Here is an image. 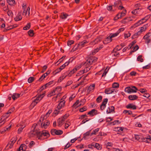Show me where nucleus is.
I'll use <instances>...</instances> for the list:
<instances>
[{"mask_svg": "<svg viewBox=\"0 0 151 151\" xmlns=\"http://www.w3.org/2000/svg\"><path fill=\"white\" fill-rule=\"evenodd\" d=\"M97 60V58L95 57H93L89 58L86 60V62H83L82 64L83 65H89L92 64L93 63L96 62Z\"/></svg>", "mask_w": 151, "mask_h": 151, "instance_id": "nucleus-1", "label": "nucleus"}, {"mask_svg": "<svg viewBox=\"0 0 151 151\" xmlns=\"http://www.w3.org/2000/svg\"><path fill=\"white\" fill-rule=\"evenodd\" d=\"M50 124V121L45 119H44L43 121L42 122H40L39 121L38 122V124H41V126L42 128H44L45 129L47 128L49 125Z\"/></svg>", "mask_w": 151, "mask_h": 151, "instance_id": "nucleus-2", "label": "nucleus"}, {"mask_svg": "<svg viewBox=\"0 0 151 151\" xmlns=\"http://www.w3.org/2000/svg\"><path fill=\"white\" fill-rule=\"evenodd\" d=\"M50 132L52 134L54 135L55 134L58 135H60L63 134V131L60 130H57L56 129H52L51 130Z\"/></svg>", "mask_w": 151, "mask_h": 151, "instance_id": "nucleus-3", "label": "nucleus"}, {"mask_svg": "<svg viewBox=\"0 0 151 151\" xmlns=\"http://www.w3.org/2000/svg\"><path fill=\"white\" fill-rule=\"evenodd\" d=\"M35 127L34 129L32 130L30 132V134L33 135L34 136H40V132L35 129Z\"/></svg>", "mask_w": 151, "mask_h": 151, "instance_id": "nucleus-4", "label": "nucleus"}, {"mask_svg": "<svg viewBox=\"0 0 151 151\" xmlns=\"http://www.w3.org/2000/svg\"><path fill=\"white\" fill-rule=\"evenodd\" d=\"M114 92H116V91L115 90V89L112 88H107L105 89V92L107 94L111 93Z\"/></svg>", "mask_w": 151, "mask_h": 151, "instance_id": "nucleus-5", "label": "nucleus"}, {"mask_svg": "<svg viewBox=\"0 0 151 151\" xmlns=\"http://www.w3.org/2000/svg\"><path fill=\"white\" fill-rule=\"evenodd\" d=\"M150 15H148L146 16L144 18H142L141 20L139 21L138 22L135 23L134 25L135 26V27H137L138 25H139L140 24H141V23H143L142 22V20H145V21L147 20L150 17Z\"/></svg>", "mask_w": 151, "mask_h": 151, "instance_id": "nucleus-6", "label": "nucleus"}, {"mask_svg": "<svg viewBox=\"0 0 151 151\" xmlns=\"http://www.w3.org/2000/svg\"><path fill=\"white\" fill-rule=\"evenodd\" d=\"M81 67V65H80L78 66H76L72 70L70 71L68 75L70 76L72 74L74 73L78 70Z\"/></svg>", "mask_w": 151, "mask_h": 151, "instance_id": "nucleus-7", "label": "nucleus"}, {"mask_svg": "<svg viewBox=\"0 0 151 151\" xmlns=\"http://www.w3.org/2000/svg\"><path fill=\"white\" fill-rule=\"evenodd\" d=\"M50 136V134L49 132L47 131L46 130H44L42 131V133L40 132V137H42L43 136H46L49 137Z\"/></svg>", "mask_w": 151, "mask_h": 151, "instance_id": "nucleus-8", "label": "nucleus"}, {"mask_svg": "<svg viewBox=\"0 0 151 151\" xmlns=\"http://www.w3.org/2000/svg\"><path fill=\"white\" fill-rule=\"evenodd\" d=\"M65 119V118L61 117L58 120V124L59 126H61L63 124Z\"/></svg>", "mask_w": 151, "mask_h": 151, "instance_id": "nucleus-9", "label": "nucleus"}, {"mask_svg": "<svg viewBox=\"0 0 151 151\" xmlns=\"http://www.w3.org/2000/svg\"><path fill=\"white\" fill-rule=\"evenodd\" d=\"M98 114L97 111L95 109H93L88 113V114H89L92 116H93Z\"/></svg>", "mask_w": 151, "mask_h": 151, "instance_id": "nucleus-10", "label": "nucleus"}, {"mask_svg": "<svg viewBox=\"0 0 151 151\" xmlns=\"http://www.w3.org/2000/svg\"><path fill=\"white\" fill-rule=\"evenodd\" d=\"M110 36L105 38L104 40L103 41V43L104 44H106L111 42L112 40L111 38H110Z\"/></svg>", "mask_w": 151, "mask_h": 151, "instance_id": "nucleus-11", "label": "nucleus"}, {"mask_svg": "<svg viewBox=\"0 0 151 151\" xmlns=\"http://www.w3.org/2000/svg\"><path fill=\"white\" fill-rule=\"evenodd\" d=\"M95 84H93L90 85L88 88L87 92L89 93L91 91L93 90L95 86Z\"/></svg>", "mask_w": 151, "mask_h": 151, "instance_id": "nucleus-12", "label": "nucleus"}, {"mask_svg": "<svg viewBox=\"0 0 151 151\" xmlns=\"http://www.w3.org/2000/svg\"><path fill=\"white\" fill-rule=\"evenodd\" d=\"M101 40L99 38H97L95 39L93 41L91 42L90 44L91 45H94L98 43L99 42L101 41Z\"/></svg>", "mask_w": 151, "mask_h": 151, "instance_id": "nucleus-13", "label": "nucleus"}, {"mask_svg": "<svg viewBox=\"0 0 151 151\" xmlns=\"http://www.w3.org/2000/svg\"><path fill=\"white\" fill-rule=\"evenodd\" d=\"M134 137L135 139L139 141V142H142L143 137L142 136L135 134Z\"/></svg>", "mask_w": 151, "mask_h": 151, "instance_id": "nucleus-14", "label": "nucleus"}, {"mask_svg": "<svg viewBox=\"0 0 151 151\" xmlns=\"http://www.w3.org/2000/svg\"><path fill=\"white\" fill-rule=\"evenodd\" d=\"M122 4L121 1L120 0H118L114 3V4L113 5V6L114 7H118V6L122 5Z\"/></svg>", "mask_w": 151, "mask_h": 151, "instance_id": "nucleus-15", "label": "nucleus"}, {"mask_svg": "<svg viewBox=\"0 0 151 151\" xmlns=\"http://www.w3.org/2000/svg\"><path fill=\"white\" fill-rule=\"evenodd\" d=\"M114 107L113 106H111L108 108L106 112L107 114L110 113L114 111Z\"/></svg>", "mask_w": 151, "mask_h": 151, "instance_id": "nucleus-16", "label": "nucleus"}, {"mask_svg": "<svg viewBox=\"0 0 151 151\" xmlns=\"http://www.w3.org/2000/svg\"><path fill=\"white\" fill-rule=\"evenodd\" d=\"M49 115L48 114H47V113L45 116H42L40 119V122H41L43 121L44 119H46L49 116Z\"/></svg>", "mask_w": 151, "mask_h": 151, "instance_id": "nucleus-17", "label": "nucleus"}, {"mask_svg": "<svg viewBox=\"0 0 151 151\" xmlns=\"http://www.w3.org/2000/svg\"><path fill=\"white\" fill-rule=\"evenodd\" d=\"M128 98L129 100H133L137 99L138 97L136 95H130L129 96Z\"/></svg>", "mask_w": 151, "mask_h": 151, "instance_id": "nucleus-18", "label": "nucleus"}, {"mask_svg": "<svg viewBox=\"0 0 151 151\" xmlns=\"http://www.w3.org/2000/svg\"><path fill=\"white\" fill-rule=\"evenodd\" d=\"M126 107L127 108H130L133 109H135L137 108L136 106L135 105L131 104H129L127 105Z\"/></svg>", "mask_w": 151, "mask_h": 151, "instance_id": "nucleus-19", "label": "nucleus"}, {"mask_svg": "<svg viewBox=\"0 0 151 151\" xmlns=\"http://www.w3.org/2000/svg\"><path fill=\"white\" fill-rule=\"evenodd\" d=\"M9 116V115H7L6 113L3 114L1 116V118L2 119L3 121H4L3 124H4L6 122V119H7Z\"/></svg>", "mask_w": 151, "mask_h": 151, "instance_id": "nucleus-20", "label": "nucleus"}, {"mask_svg": "<svg viewBox=\"0 0 151 151\" xmlns=\"http://www.w3.org/2000/svg\"><path fill=\"white\" fill-rule=\"evenodd\" d=\"M26 147V146L25 144H22L21 145L18 150L17 151H26L25 150H24V148H25Z\"/></svg>", "mask_w": 151, "mask_h": 151, "instance_id": "nucleus-21", "label": "nucleus"}, {"mask_svg": "<svg viewBox=\"0 0 151 151\" xmlns=\"http://www.w3.org/2000/svg\"><path fill=\"white\" fill-rule=\"evenodd\" d=\"M87 43V41L86 40H84L80 42L78 45L79 46V47H81V49L84 46V45Z\"/></svg>", "mask_w": 151, "mask_h": 151, "instance_id": "nucleus-22", "label": "nucleus"}, {"mask_svg": "<svg viewBox=\"0 0 151 151\" xmlns=\"http://www.w3.org/2000/svg\"><path fill=\"white\" fill-rule=\"evenodd\" d=\"M68 16V15L66 13H62L61 14L60 17L62 19H65Z\"/></svg>", "mask_w": 151, "mask_h": 151, "instance_id": "nucleus-23", "label": "nucleus"}, {"mask_svg": "<svg viewBox=\"0 0 151 151\" xmlns=\"http://www.w3.org/2000/svg\"><path fill=\"white\" fill-rule=\"evenodd\" d=\"M81 49V47L78 44H76L72 49V51H74L78 49Z\"/></svg>", "mask_w": 151, "mask_h": 151, "instance_id": "nucleus-24", "label": "nucleus"}, {"mask_svg": "<svg viewBox=\"0 0 151 151\" xmlns=\"http://www.w3.org/2000/svg\"><path fill=\"white\" fill-rule=\"evenodd\" d=\"M30 8L29 7H28L27 8V10H26L25 9L24 10L23 12L22 13V14L23 15H26L27 13V12H28V15H29L30 14Z\"/></svg>", "mask_w": 151, "mask_h": 151, "instance_id": "nucleus-25", "label": "nucleus"}, {"mask_svg": "<svg viewBox=\"0 0 151 151\" xmlns=\"http://www.w3.org/2000/svg\"><path fill=\"white\" fill-rule=\"evenodd\" d=\"M20 94L18 93H14L12 96V98L14 100L19 97Z\"/></svg>", "mask_w": 151, "mask_h": 151, "instance_id": "nucleus-26", "label": "nucleus"}, {"mask_svg": "<svg viewBox=\"0 0 151 151\" xmlns=\"http://www.w3.org/2000/svg\"><path fill=\"white\" fill-rule=\"evenodd\" d=\"M70 61H68L65 63L62 66H60V68L61 70L63 69L66 66L68 65L69 64Z\"/></svg>", "mask_w": 151, "mask_h": 151, "instance_id": "nucleus-27", "label": "nucleus"}, {"mask_svg": "<svg viewBox=\"0 0 151 151\" xmlns=\"http://www.w3.org/2000/svg\"><path fill=\"white\" fill-rule=\"evenodd\" d=\"M94 144V147L96 148L98 150H100L101 149V147L100 145L97 143H93Z\"/></svg>", "mask_w": 151, "mask_h": 151, "instance_id": "nucleus-28", "label": "nucleus"}, {"mask_svg": "<svg viewBox=\"0 0 151 151\" xmlns=\"http://www.w3.org/2000/svg\"><path fill=\"white\" fill-rule=\"evenodd\" d=\"M7 3L9 5H13L15 4V1L14 0H6Z\"/></svg>", "mask_w": 151, "mask_h": 151, "instance_id": "nucleus-29", "label": "nucleus"}, {"mask_svg": "<svg viewBox=\"0 0 151 151\" xmlns=\"http://www.w3.org/2000/svg\"><path fill=\"white\" fill-rule=\"evenodd\" d=\"M151 36V33L148 32L143 37V39L144 40L147 39L149 37Z\"/></svg>", "mask_w": 151, "mask_h": 151, "instance_id": "nucleus-30", "label": "nucleus"}, {"mask_svg": "<svg viewBox=\"0 0 151 151\" xmlns=\"http://www.w3.org/2000/svg\"><path fill=\"white\" fill-rule=\"evenodd\" d=\"M31 27L30 23H28L25 27L23 28V29L24 30H27L29 29Z\"/></svg>", "mask_w": 151, "mask_h": 151, "instance_id": "nucleus-31", "label": "nucleus"}, {"mask_svg": "<svg viewBox=\"0 0 151 151\" xmlns=\"http://www.w3.org/2000/svg\"><path fill=\"white\" fill-rule=\"evenodd\" d=\"M139 48V47L137 45H136L135 47H133V50L131 51L129 54H131L132 52H134V51H136Z\"/></svg>", "mask_w": 151, "mask_h": 151, "instance_id": "nucleus-32", "label": "nucleus"}, {"mask_svg": "<svg viewBox=\"0 0 151 151\" xmlns=\"http://www.w3.org/2000/svg\"><path fill=\"white\" fill-rule=\"evenodd\" d=\"M105 145L106 147H112L113 146V144L111 142H106Z\"/></svg>", "mask_w": 151, "mask_h": 151, "instance_id": "nucleus-33", "label": "nucleus"}, {"mask_svg": "<svg viewBox=\"0 0 151 151\" xmlns=\"http://www.w3.org/2000/svg\"><path fill=\"white\" fill-rule=\"evenodd\" d=\"M18 16L17 17H16L14 18L15 20L17 21H19L21 19H22V17L20 15V13H19V14H18Z\"/></svg>", "mask_w": 151, "mask_h": 151, "instance_id": "nucleus-34", "label": "nucleus"}, {"mask_svg": "<svg viewBox=\"0 0 151 151\" xmlns=\"http://www.w3.org/2000/svg\"><path fill=\"white\" fill-rule=\"evenodd\" d=\"M126 9H125L123 12H121V13L119 14V15L120 18H122L126 14Z\"/></svg>", "mask_w": 151, "mask_h": 151, "instance_id": "nucleus-35", "label": "nucleus"}, {"mask_svg": "<svg viewBox=\"0 0 151 151\" xmlns=\"http://www.w3.org/2000/svg\"><path fill=\"white\" fill-rule=\"evenodd\" d=\"M14 110V107H13L10 109L8 112L6 113L7 115H9V114H11L12 112H13Z\"/></svg>", "mask_w": 151, "mask_h": 151, "instance_id": "nucleus-36", "label": "nucleus"}, {"mask_svg": "<svg viewBox=\"0 0 151 151\" xmlns=\"http://www.w3.org/2000/svg\"><path fill=\"white\" fill-rule=\"evenodd\" d=\"M119 34L117 32L116 33H114V34L111 33L109 35L110 36V38H111V39H112V38L117 36V35H118Z\"/></svg>", "mask_w": 151, "mask_h": 151, "instance_id": "nucleus-37", "label": "nucleus"}, {"mask_svg": "<svg viewBox=\"0 0 151 151\" xmlns=\"http://www.w3.org/2000/svg\"><path fill=\"white\" fill-rule=\"evenodd\" d=\"M112 55H113L115 57L118 56L119 55V52H117V51H113V50L112 52Z\"/></svg>", "mask_w": 151, "mask_h": 151, "instance_id": "nucleus-38", "label": "nucleus"}, {"mask_svg": "<svg viewBox=\"0 0 151 151\" xmlns=\"http://www.w3.org/2000/svg\"><path fill=\"white\" fill-rule=\"evenodd\" d=\"M28 34L30 36L32 37L33 36L34 33V31L32 30H30L28 32Z\"/></svg>", "mask_w": 151, "mask_h": 151, "instance_id": "nucleus-39", "label": "nucleus"}, {"mask_svg": "<svg viewBox=\"0 0 151 151\" xmlns=\"http://www.w3.org/2000/svg\"><path fill=\"white\" fill-rule=\"evenodd\" d=\"M142 56L141 55H139L137 58V60L138 61H140L142 62L143 61V59L142 58Z\"/></svg>", "mask_w": 151, "mask_h": 151, "instance_id": "nucleus-40", "label": "nucleus"}, {"mask_svg": "<svg viewBox=\"0 0 151 151\" xmlns=\"http://www.w3.org/2000/svg\"><path fill=\"white\" fill-rule=\"evenodd\" d=\"M119 84L117 83H114L112 84V88H117L119 87Z\"/></svg>", "mask_w": 151, "mask_h": 151, "instance_id": "nucleus-41", "label": "nucleus"}, {"mask_svg": "<svg viewBox=\"0 0 151 151\" xmlns=\"http://www.w3.org/2000/svg\"><path fill=\"white\" fill-rule=\"evenodd\" d=\"M34 80V78L33 77H30L28 80V82L29 83H32Z\"/></svg>", "mask_w": 151, "mask_h": 151, "instance_id": "nucleus-42", "label": "nucleus"}, {"mask_svg": "<svg viewBox=\"0 0 151 151\" xmlns=\"http://www.w3.org/2000/svg\"><path fill=\"white\" fill-rule=\"evenodd\" d=\"M131 88L129 87H126L125 89V91L127 93H131Z\"/></svg>", "mask_w": 151, "mask_h": 151, "instance_id": "nucleus-43", "label": "nucleus"}, {"mask_svg": "<svg viewBox=\"0 0 151 151\" xmlns=\"http://www.w3.org/2000/svg\"><path fill=\"white\" fill-rule=\"evenodd\" d=\"M57 90L56 89V88L55 89H54L53 91L52 92H51L50 94H49L47 95V96L49 97L53 96V95H54L53 93H55V92Z\"/></svg>", "mask_w": 151, "mask_h": 151, "instance_id": "nucleus-44", "label": "nucleus"}, {"mask_svg": "<svg viewBox=\"0 0 151 151\" xmlns=\"http://www.w3.org/2000/svg\"><path fill=\"white\" fill-rule=\"evenodd\" d=\"M65 100H63L59 104V105H60L61 106H62V107H63L65 105Z\"/></svg>", "mask_w": 151, "mask_h": 151, "instance_id": "nucleus-45", "label": "nucleus"}, {"mask_svg": "<svg viewBox=\"0 0 151 151\" xmlns=\"http://www.w3.org/2000/svg\"><path fill=\"white\" fill-rule=\"evenodd\" d=\"M67 76V75L64 76H61L58 79V82H60L64 79L65 77Z\"/></svg>", "mask_w": 151, "mask_h": 151, "instance_id": "nucleus-46", "label": "nucleus"}, {"mask_svg": "<svg viewBox=\"0 0 151 151\" xmlns=\"http://www.w3.org/2000/svg\"><path fill=\"white\" fill-rule=\"evenodd\" d=\"M17 139V137H13L11 139L10 142L14 143L16 141Z\"/></svg>", "mask_w": 151, "mask_h": 151, "instance_id": "nucleus-47", "label": "nucleus"}, {"mask_svg": "<svg viewBox=\"0 0 151 151\" xmlns=\"http://www.w3.org/2000/svg\"><path fill=\"white\" fill-rule=\"evenodd\" d=\"M113 5H110V6H106V9L107 10L109 11H111L112 10L113 8Z\"/></svg>", "mask_w": 151, "mask_h": 151, "instance_id": "nucleus-48", "label": "nucleus"}, {"mask_svg": "<svg viewBox=\"0 0 151 151\" xmlns=\"http://www.w3.org/2000/svg\"><path fill=\"white\" fill-rule=\"evenodd\" d=\"M85 70H81L79 71L77 74L76 76H79L82 74L85 73Z\"/></svg>", "mask_w": 151, "mask_h": 151, "instance_id": "nucleus-49", "label": "nucleus"}, {"mask_svg": "<svg viewBox=\"0 0 151 151\" xmlns=\"http://www.w3.org/2000/svg\"><path fill=\"white\" fill-rule=\"evenodd\" d=\"M86 109L87 108L86 106H84L83 107L80 109L79 111L80 112H83L84 111H86Z\"/></svg>", "mask_w": 151, "mask_h": 151, "instance_id": "nucleus-50", "label": "nucleus"}, {"mask_svg": "<svg viewBox=\"0 0 151 151\" xmlns=\"http://www.w3.org/2000/svg\"><path fill=\"white\" fill-rule=\"evenodd\" d=\"M102 96H99L96 99V101L98 102H100L102 100Z\"/></svg>", "mask_w": 151, "mask_h": 151, "instance_id": "nucleus-51", "label": "nucleus"}, {"mask_svg": "<svg viewBox=\"0 0 151 151\" xmlns=\"http://www.w3.org/2000/svg\"><path fill=\"white\" fill-rule=\"evenodd\" d=\"M90 131L91 130L88 131L86 133L84 134H83L84 137L82 139H83V138L85 139L86 136L89 135L90 133Z\"/></svg>", "mask_w": 151, "mask_h": 151, "instance_id": "nucleus-52", "label": "nucleus"}, {"mask_svg": "<svg viewBox=\"0 0 151 151\" xmlns=\"http://www.w3.org/2000/svg\"><path fill=\"white\" fill-rule=\"evenodd\" d=\"M99 129V128H97L95 130H93L91 133V135L96 134V133L98 132Z\"/></svg>", "mask_w": 151, "mask_h": 151, "instance_id": "nucleus-53", "label": "nucleus"}, {"mask_svg": "<svg viewBox=\"0 0 151 151\" xmlns=\"http://www.w3.org/2000/svg\"><path fill=\"white\" fill-rule=\"evenodd\" d=\"M46 77L43 74L39 78V79L38 80L39 81H42V80H43Z\"/></svg>", "mask_w": 151, "mask_h": 151, "instance_id": "nucleus-54", "label": "nucleus"}, {"mask_svg": "<svg viewBox=\"0 0 151 151\" xmlns=\"http://www.w3.org/2000/svg\"><path fill=\"white\" fill-rule=\"evenodd\" d=\"M106 107V105H104V104H101L100 106V109L101 110H103Z\"/></svg>", "mask_w": 151, "mask_h": 151, "instance_id": "nucleus-55", "label": "nucleus"}, {"mask_svg": "<svg viewBox=\"0 0 151 151\" xmlns=\"http://www.w3.org/2000/svg\"><path fill=\"white\" fill-rule=\"evenodd\" d=\"M74 42V41L73 40H70L68 41L67 43L68 45L70 46L71 44H73Z\"/></svg>", "mask_w": 151, "mask_h": 151, "instance_id": "nucleus-56", "label": "nucleus"}, {"mask_svg": "<svg viewBox=\"0 0 151 151\" xmlns=\"http://www.w3.org/2000/svg\"><path fill=\"white\" fill-rule=\"evenodd\" d=\"M65 57H66V56H65V55L63 56L59 60H58V62H59V63H60L63 61V60L64 59H65Z\"/></svg>", "mask_w": 151, "mask_h": 151, "instance_id": "nucleus-57", "label": "nucleus"}, {"mask_svg": "<svg viewBox=\"0 0 151 151\" xmlns=\"http://www.w3.org/2000/svg\"><path fill=\"white\" fill-rule=\"evenodd\" d=\"M139 9V8L136 9L135 10H133L132 12V13L134 14H135L136 13H137L138 12V10Z\"/></svg>", "mask_w": 151, "mask_h": 151, "instance_id": "nucleus-58", "label": "nucleus"}, {"mask_svg": "<svg viewBox=\"0 0 151 151\" xmlns=\"http://www.w3.org/2000/svg\"><path fill=\"white\" fill-rule=\"evenodd\" d=\"M53 83V81H51L46 83L45 85L46 87H48V86L52 84Z\"/></svg>", "mask_w": 151, "mask_h": 151, "instance_id": "nucleus-59", "label": "nucleus"}, {"mask_svg": "<svg viewBox=\"0 0 151 151\" xmlns=\"http://www.w3.org/2000/svg\"><path fill=\"white\" fill-rule=\"evenodd\" d=\"M0 4L2 6H4L5 5V1L4 0H0Z\"/></svg>", "mask_w": 151, "mask_h": 151, "instance_id": "nucleus-60", "label": "nucleus"}, {"mask_svg": "<svg viewBox=\"0 0 151 151\" xmlns=\"http://www.w3.org/2000/svg\"><path fill=\"white\" fill-rule=\"evenodd\" d=\"M8 15L9 16H12L13 15V13L12 11L11 10H9L7 12Z\"/></svg>", "mask_w": 151, "mask_h": 151, "instance_id": "nucleus-61", "label": "nucleus"}, {"mask_svg": "<svg viewBox=\"0 0 151 151\" xmlns=\"http://www.w3.org/2000/svg\"><path fill=\"white\" fill-rule=\"evenodd\" d=\"M86 101V100L84 99H82L80 101V102L81 103V104H80V105H81L82 104H83Z\"/></svg>", "mask_w": 151, "mask_h": 151, "instance_id": "nucleus-62", "label": "nucleus"}, {"mask_svg": "<svg viewBox=\"0 0 151 151\" xmlns=\"http://www.w3.org/2000/svg\"><path fill=\"white\" fill-rule=\"evenodd\" d=\"M143 96L147 98L150 96V95L148 93H145L143 95Z\"/></svg>", "mask_w": 151, "mask_h": 151, "instance_id": "nucleus-63", "label": "nucleus"}, {"mask_svg": "<svg viewBox=\"0 0 151 151\" xmlns=\"http://www.w3.org/2000/svg\"><path fill=\"white\" fill-rule=\"evenodd\" d=\"M139 91L140 92L143 93H144L145 92L147 91V90L144 88H141L139 90Z\"/></svg>", "mask_w": 151, "mask_h": 151, "instance_id": "nucleus-64", "label": "nucleus"}]
</instances>
